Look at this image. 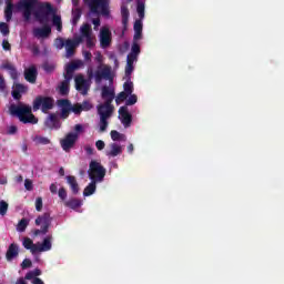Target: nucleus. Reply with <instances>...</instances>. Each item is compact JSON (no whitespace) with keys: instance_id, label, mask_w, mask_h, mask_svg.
Wrapping results in <instances>:
<instances>
[{"instance_id":"f257e3e1","label":"nucleus","mask_w":284,"mask_h":284,"mask_svg":"<svg viewBox=\"0 0 284 284\" xmlns=\"http://www.w3.org/2000/svg\"><path fill=\"white\" fill-rule=\"evenodd\" d=\"M18 9L23 13L24 21H30L32 14L39 23H48L52 16V23L58 32H62L63 23L60 14H57V8H53L49 1H19Z\"/></svg>"},{"instance_id":"f03ea898","label":"nucleus","mask_w":284,"mask_h":284,"mask_svg":"<svg viewBox=\"0 0 284 284\" xmlns=\"http://www.w3.org/2000/svg\"><path fill=\"white\" fill-rule=\"evenodd\" d=\"M101 97L104 100L103 104H98V113L100 115V132L104 133L109 126V120L114 113V106L112 104L115 98V89L104 84L101 90Z\"/></svg>"},{"instance_id":"7ed1b4c3","label":"nucleus","mask_w":284,"mask_h":284,"mask_svg":"<svg viewBox=\"0 0 284 284\" xmlns=\"http://www.w3.org/2000/svg\"><path fill=\"white\" fill-rule=\"evenodd\" d=\"M9 111L11 115H17L23 124H38L39 122V118H36L34 113H32L30 104H11Z\"/></svg>"},{"instance_id":"20e7f679","label":"nucleus","mask_w":284,"mask_h":284,"mask_svg":"<svg viewBox=\"0 0 284 284\" xmlns=\"http://www.w3.org/2000/svg\"><path fill=\"white\" fill-rule=\"evenodd\" d=\"M52 239L53 236H45L42 243H33L32 239L26 236V239H23V247L30 250L31 254H37V252H49L52 250Z\"/></svg>"},{"instance_id":"39448f33","label":"nucleus","mask_w":284,"mask_h":284,"mask_svg":"<svg viewBox=\"0 0 284 284\" xmlns=\"http://www.w3.org/2000/svg\"><path fill=\"white\" fill-rule=\"evenodd\" d=\"M54 104L55 100L51 95H37V98H34V100L32 101L33 111L41 110L42 113H48L49 111H51Z\"/></svg>"},{"instance_id":"423d86ee","label":"nucleus","mask_w":284,"mask_h":284,"mask_svg":"<svg viewBox=\"0 0 284 284\" xmlns=\"http://www.w3.org/2000/svg\"><path fill=\"white\" fill-rule=\"evenodd\" d=\"M93 74L97 83H101L103 79L113 82L112 67H110V64H104V67H98L94 73L93 69H89L88 77L93 78Z\"/></svg>"},{"instance_id":"0eeeda50","label":"nucleus","mask_w":284,"mask_h":284,"mask_svg":"<svg viewBox=\"0 0 284 284\" xmlns=\"http://www.w3.org/2000/svg\"><path fill=\"white\" fill-rule=\"evenodd\" d=\"M105 175H106V169L101 164V162H97L95 160H92L90 162V169H89L90 180H93L97 185V181H103Z\"/></svg>"},{"instance_id":"6e6552de","label":"nucleus","mask_w":284,"mask_h":284,"mask_svg":"<svg viewBox=\"0 0 284 284\" xmlns=\"http://www.w3.org/2000/svg\"><path fill=\"white\" fill-rule=\"evenodd\" d=\"M36 225H41V229L34 230V236H39V234H48L52 225V216L50 212H44L43 214H40L36 219Z\"/></svg>"},{"instance_id":"1a4fd4ad","label":"nucleus","mask_w":284,"mask_h":284,"mask_svg":"<svg viewBox=\"0 0 284 284\" xmlns=\"http://www.w3.org/2000/svg\"><path fill=\"white\" fill-rule=\"evenodd\" d=\"M82 37H78V39H67L65 41V57L67 59H71L75 54V49L80 43H82Z\"/></svg>"},{"instance_id":"9d476101","label":"nucleus","mask_w":284,"mask_h":284,"mask_svg":"<svg viewBox=\"0 0 284 284\" xmlns=\"http://www.w3.org/2000/svg\"><path fill=\"white\" fill-rule=\"evenodd\" d=\"M112 43V32L110 28L103 27L100 30V45L103 50L110 48Z\"/></svg>"},{"instance_id":"9b49d317","label":"nucleus","mask_w":284,"mask_h":284,"mask_svg":"<svg viewBox=\"0 0 284 284\" xmlns=\"http://www.w3.org/2000/svg\"><path fill=\"white\" fill-rule=\"evenodd\" d=\"M77 140H79V135L77 133H67L63 140L60 141L61 148L63 151L69 152L73 149L74 144H77Z\"/></svg>"},{"instance_id":"f8f14e48","label":"nucleus","mask_w":284,"mask_h":284,"mask_svg":"<svg viewBox=\"0 0 284 284\" xmlns=\"http://www.w3.org/2000/svg\"><path fill=\"white\" fill-rule=\"evenodd\" d=\"M119 118H120L123 126H125V129L131 126L133 118H132V113H130V111H129V104H125L124 106H120Z\"/></svg>"},{"instance_id":"ddd939ff","label":"nucleus","mask_w":284,"mask_h":284,"mask_svg":"<svg viewBox=\"0 0 284 284\" xmlns=\"http://www.w3.org/2000/svg\"><path fill=\"white\" fill-rule=\"evenodd\" d=\"M75 89L80 91L83 95H87L90 87L88 80H85L84 75L82 73H79L75 75Z\"/></svg>"},{"instance_id":"4468645a","label":"nucleus","mask_w":284,"mask_h":284,"mask_svg":"<svg viewBox=\"0 0 284 284\" xmlns=\"http://www.w3.org/2000/svg\"><path fill=\"white\" fill-rule=\"evenodd\" d=\"M39 75V69H37L36 64H30L24 69V78L28 82L34 84L37 82V78Z\"/></svg>"},{"instance_id":"2eb2a0df","label":"nucleus","mask_w":284,"mask_h":284,"mask_svg":"<svg viewBox=\"0 0 284 284\" xmlns=\"http://www.w3.org/2000/svg\"><path fill=\"white\" fill-rule=\"evenodd\" d=\"M29 87L27 84H23L22 82H16L13 84L11 94L13 95L14 100H21L22 93H27Z\"/></svg>"},{"instance_id":"dca6fc26","label":"nucleus","mask_w":284,"mask_h":284,"mask_svg":"<svg viewBox=\"0 0 284 284\" xmlns=\"http://www.w3.org/2000/svg\"><path fill=\"white\" fill-rule=\"evenodd\" d=\"M52 33V28L51 26H48V23H42V28H34L33 29V36L37 38L45 39L50 37Z\"/></svg>"},{"instance_id":"f3484780","label":"nucleus","mask_w":284,"mask_h":284,"mask_svg":"<svg viewBox=\"0 0 284 284\" xmlns=\"http://www.w3.org/2000/svg\"><path fill=\"white\" fill-rule=\"evenodd\" d=\"M59 106H61V118L65 120L70 115V111H72V104L68 99L58 100Z\"/></svg>"},{"instance_id":"a211bd4d","label":"nucleus","mask_w":284,"mask_h":284,"mask_svg":"<svg viewBox=\"0 0 284 284\" xmlns=\"http://www.w3.org/2000/svg\"><path fill=\"white\" fill-rule=\"evenodd\" d=\"M123 146L121 144L115 143V141L110 144V150L105 151V155L108 158H118V155H122Z\"/></svg>"},{"instance_id":"6ab92c4d","label":"nucleus","mask_w":284,"mask_h":284,"mask_svg":"<svg viewBox=\"0 0 284 284\" xmlns=\"http://www.w3.org/2000/svg\"><path fill=\"white\" fill-rule=\"evenodd\" d=\"M20 254V250H19V245L18 243H11V245H9L8 250H7V261L11 262L14 258H17Z\"/></svg>"},{"instance_id":"aec40b11","label":"nucleus","mask_w":284,"mask_h":284,"mask_svg":"<svg viewBox=\"0 0 284 284\" xmlns=\"http://www.w3.org/2000/svg\"><path fill=\"white\" fill-rule=\"evenodd\" d=\"M45 125L49 129H61L62 126L57 113H50L49 118L45 120Z\"/></svg>"},{"instance_id":"412c9836","label":"nucleus","mask_w":284,"mask_h":284,"mask_svg":"<svg viewBox=\"0 0 284 284\" xmlns=\"http://www.w3.org/2000/svg\"><path fill=\"white\" fill-rule=\"evenodd\" d=\"M59 93L61 95H68V93H70V81L68 78V69H65L64 80H62V82L59 85Z\"/></svg>"},{"instance_id":"4be33fe9","label":"nucleus","mask_w":284,"mask_h":284,"mask_svg":"<svg viewBox=\"0 0 284 284\" xmlns=\"http://www.w3.org/2000/svg\"><path fill=\"white\" fill-rule=\"evenodd\" d=\"M82 17V10L79 8V1H73V10H72V23L77 26Z\"/></svg>"},{"instance_id":"5701e85b","label":"nucleus","mask_w":284,"mask_h":284,"mask_svg":"<svg viewBox=\"0 0 284 284\" xmlns=\"http://www.w3.org/2000/svg\"><path fill=\"white\" fill-rule=\"evenodd\" d=\"M2 70H8L9 74L13 80H17L19 78L18 69L12 64V62H3L1 65Z\"/></svg>"},{"instance_id":"b1692460","label":"nucleus","mask_w":284,"mask_h":284,"mask_svg":"<svg viewBox=\"0 0 284 284\" xmlns=\"http://www.w3.org/2000/svg\"><path fill=\"white\" fill-rule=\"evenodd\" d=\"M121 18H122V26L124 29H126L130 20V10L126 3L121 4Z\"/></svg>"},{"instance_id":"393cba45","label":"nucleus","mask_w":284,"mask_h":284,"mask_svg":"<svg viewBox=\"0 0 284 284\" xmlns=\"http://www.w3.org/2000/svg\"><path fill=\"white\" fill-rule=\"evenodd\" d=\"M79 68H80V62H69V64H67L65 69H67V74H68L69 87H70V82L74 75V71L79 70Z\"/></svg>"},{"instance_id":"a878e982","label":"nucleus","mask_w":284,"mask_h":284,"mask_svg":"<svg viewBox=\"0 0 284 284\" xmlns=\"http://www.w3.org/2000/svg\"><path fill=\"white\" fill-rule=\"evenodd\" d=\"M64 205L67 207H71V210H78V207H81V205H83V201L82 199H77V196H73L68 201H64Z\"/></svg>"},{"instance_id":"bb28decb","label":"nucleus","mask_w":284,"mask_h":284,"mask_svg":"<svg viewBox=\"0 0 284 284\" xmlns=\"http://www.w3.org/2000/svg\"><path fill=\"white\" fill-rule=\"evenodd\" d=\"M67 181L71 187V192L73 194H79L80 192V186L78 184V180L77 178H74V175H67Z\"/></svg>"},{"instance_id":"cd10ccee","label":"nucleus","mask_w":284,"mask_h":284,"mask_svg":"<svg viewBox=\"0 0 284 284\" xmlns=\"http://www.w3.org/2000/svg\"><path fill=\"white\" fill-rule=\"evenodd\" d=\"M123 89L125 90V100L128 101V98L131 97L134 91V84L131 79L128 78V80L123 83Z\"/></svg>"},{"instance_id":"c85d7f7f","label":"nucleus","mask_w":284,"mask_h":284,"mask_svg":"<svg viewBox=\"0 0 284 284\" xmlns=\"http://www.w3.org/2000/svg\"><path fill=\"white\" fill-rule=\"evenodd\" d=\"M32 140L37 146H40L41 144L42 145L51 144L50 138H45L43 135H34Z\"/></svg>"},{"instance_id":"c756f323","label":"nucleus","mask_w":284,"mask_h":284,"mask_svg":"<svg viewBox=\"0 0 284 284\" xmlns=\"http://www.w3.org/2000/svg\"><path fill=\"white\" fill-rule=\"evenodd\" d=\"M13 2L12 1H8L7 2V8L4 10V18L7 20V22L11 21L12 17H13Z\"/></svg>"},{"instance_id":"7c9ffc66","label":"nucleus","mask_w":284,"mask_h":284,"mask_svg":"<svg viewBox=\"0 0 284 284\" xmlns=\"http://www.w3.org/2000/svg\"><path fill=\"white\" fill-rule=\"evenodd\" d=\"M42 272L39 268L32 270L31 272H28L26 274V280L27 281H34V278H39L41 276Z\"/></svg>"},{"instance_id":"2f4dec72","label":"nucleus","mask_w":284,"mask_h":284,"mask_svg":"<svg viewBox=\"0 0 284 284\" xmlns=\"http://www.w3.org/2000/svg\"><path fill=\"white\" fill-rule=\"evenodd\" d=\"M138 16L140 18V21L143 22V19L145 17V2L144 1H138Z\"/></svg>"},{"instance_id":"473e14b6","label":"nucleus","mask_w":284,"mask_h":284,"mask_svg":"<svg viewBox=\"0 0 284 284\" xmlns=\"http://www.w3.org/2000/svg\"><path fill=\"white\" fill-rule=\"evenodd\" d=\"M97 190V184L94 182V180H91V183L85 186L84 191H83V194L84 196H90L91 194H93Z\"/></svg>"},{"instance_id":"72a5a7b5","label":"nucleus","mask_w":284,"mask_h":284,"mask_svg":"<svg viewBox=\"0 0 284 284\" xmlns=\"http://www.w3.org/2000/svg\"><path fill=\"white\" fill-rule=\"evenodd\" d=\"M132 49H133V54H134V61H138V57L141 54V48H140V44L138 43V41H135V36L133 37Z\"/></svg>"},{"instance_id":"f704fd0d","label":"nucleus","mask_w":284,"mask_h":284,"mask_svg":"<svg viewBox=\"0 0 284 284\" xmlns=\"http://www.w3.org/2000/svg\"><path fill=\"white\" fill-rule=\"evenodd\" d=\"M90 10L94 14H99V12H101V1H91L90 2Z\"/></svg>"},{"instance_id":"c9c22d12","label":"nucleus","mask_w":284,"mask_h":284,"mask_svg":"<svg viewBox=\"0 0 284 284\" xmlns=\"http://www.w3.org/2000/svg\"><path fill=\"white\" fill-rule=\"evenodd\" d=\"M111 139L116 143L120 140H125V135L120 133V131L113 130L111 131Z\"/></svg>"},{"instance_id":"e433bc0d","label":"nucleus","mask_w":284,"mask_h":284,"mask_svg":"<svg viewBox=\"0 0 284 284\" xmlns=\"http://www.w3.org/2000/svg\"><path fill=\"white\" fill-rule=\"evenodd\" d=\"M8 210H9L8 201H4V199H1V201H0V214H1V216H6V214H8Z\"/></svg>"},{"instance_id":"4c0bfd02","label":"nucleus","mask_w":284,"mask_h":284,"mask_svg":"<svg viewBox=\"0 0 284 284\" xmlns=\"http://www.w3.org/2000/svg\"><path fill=\"white\" fill-rule=\"evenodd\" d=\"M29 225V219H21L18 223V231L24 232Z\"/></svg>"},{"instance_id":"58836bf2","label":"nucleus","mask_w":284,"mask_h":284,"mask_svg":"<svg viewBox=\"0 0 284 284\" xmlns=\"http://www.w3.org/2000/svg\"><path fill=\"white\" fill-rule=\"evenodd\" d=\"M100 11L102 12V14H110L109 1H100Z\"/></svg>"},{"instance_id":"ea45409f","label":"nucleus","mask_w":284,"mask_h":284,"mask_svg":"<svg viewBox=\"0 0 284 284\" xmlns=\"http://www.w3.org/2000/svg\"><path fill=\"white\" fill-rule=\"evenodd\" d=\"M133 71H132V67H131V61L129 55L126 57V64H125V77L131 79Z\"/></svg>"},{"instance_id":"a19ab883","label":"nucleus","mask_w":284,"mask_h":284,"mask_svg":"<svg viewBox=\"0 0 284 284\" xmlns=\"http://www.w3.org/2000/svg\"><path fill=\"white\" fill-rule=\"evenodd\" d=\"M0 32L1 34H3V37H7L8 34H10V28L8 26V23H0Z\"/></svg>"},{"instance_id":"79ce46f5","label":"nucleus","mask_w":284,"mask_h":284,"mask_svg":"<svg viewBox=\"0 0 284 284\" xmlns=\"http://www.w3.org/2000/svg\"><path fill=\"white\" fill-rule=\"evenodd\" d=\"M134 32H143V22L141 19H136L135 23L133 24Z\"/></svg>"},{"instance_id":"37998d69","label":"nucleus","mask_w":284,"mask_h":284,"mask_svg":"<svg viewBox=\"0 0 284 284\" xmlns=\"http://www.w3.org/2000/svg\"><path fill=\"white\" fill-rule=\"evenodd\" d=\"M89 30H90L89 23H85L81 28V34H82V37H84L87 39V44H88V38H89Z\"/></svg>"},{"instance_id":"c03bdc74","label":"nucleus","mask_w":284,"mask_h":284,"mask_svg":"<svg viewBox=\"0 0 284 284\" xmlns=\"http://www.w3.org/2000/svg\"><path fill=\"white\" fill-rule=\"evenodd\" d=\"M54 45H55V48H57L58 50H63V48L65 47V41H64V39H62V38L55 39Z\"/></svg>"},{"instance_id":"a18cd8bd","label":"nucleus","mask_w":284,"mask_h":284,"mask_svg":"<svg viewBox=\"0 0 284 284\" xmlns=\"http://www.w3.org/2000/svg\"><path fill=\"white\" fill-rule=\"evenodd\" d=\"M82 111H90L91 109H93V104L92 102H90V100H84L81 104Z\"/></svg>"},{"instance_id":"49530a36","label":"nucleus","mask_w":284,"mask_h":284,"mask_svg":"<svg viewBox=\"0 0 284 284\" xmlns=\"http://www.w3.org/2000/svg\"><path fill=\"white\" fill-rule=\"evenodd\" d=\"M136 102H138V95L135 93H133V91H132V93L128 98L125 104L132 105V104H135Z\"/></svg>"},{"instance_id":"de8ad7c7","label":"nucleus","mask_w":284,"mask_h":284,"mask_svg":"<svg viewBox=\"0 0 284 284\" xmlns=\"http://www.w3.org/2000/svg\"><path fill=\"white\" fill-rule=\"evenodd\" d=\"M36 210H38V212H41V210H43V199H42V196H37V199H36Z\"/></svg>"},{"instance_id":"09e8293b","label":"nucleus","mask_w":284,"mask_h":284,"mask_svg":"<svg viewBox=\"0 0 284 284\" xmlns=\"http://www.w3.org/2000/svg\"><path fill=\"white\" fill-rule=\"evenodd\" d=\"M71 111H73L75 115H80L82 113V104H80L79 102L77 104H73V106H71Z\"/></svg>"},{"instance_id":"8fccbe9b","label":"nucleus","mask_w":284,"mask_h":284,"mask_svg":"<svg viewBox=\"0 0 284 284\" xmlns=\"http://www.w3.org/2000/svg\"><path fill=\"white\" fill-rule=\"evenodd\" d=\"M124 100H126L125 89L120 91V93L116 95L115 102L119 104V102H124Z\"/></svg>"},{"instance_id":"3c124183","label":"nucleus","mask_w":284,"mask_h":284,"mask_svg":"<svg viewBox=\"0 0 284 284\" xmlns=\"http://www.w3.org/2000/svg\"><path fill=\"white\" fill-rule=\"evenodd\" d=\"M128 57H129L131 70L134 71V63H135V60H134V54H133V49H132V47H131V52L128 54Z\"/></svg>"},{"instance_id":"603ef678","label":"nucleus","mask_w":284,"mask_h":284,"mask_svg":"<svg viewBox=\"0 0 284 284\" xmlns=\"http://www.w3.org/2000/svg\"><path fill=\"white\" fill-rule=\"evenodd\" d=\"M58 194H59L60 199H61L62 201H64V204H65V199H67V196H68L67 189H63V186H62V189H59Z\"/></svg>"},{"instance_id":"864d4df0","label":"nucleus","mask_w":284,"mask_h":284,"mask_svg":"<svg viewBox=\"0 0 284 284\" xmlns=\"http://www.w3.org/2000/svg\"><path fill=\"white\" fill-rule=\"evenodd\" d=\"M22 270H28V267H32V261L30 258H24L21 263Z\"/></svg>"},{"instance_id":"5fc2aeb1","label":"nucleus","mask_w":284,"mask_h":284,"mask_svg":"<svg viewBox=\"0 0 284 284\" xmlns=\"http://www.w3.org/2000/svg\"><path fill=\"white\" fill-rule=\"evenodd\" d=\"M87 48H94V41L91 37V27H89V37L87 41Z\"/></svg>"},{"instance_id":"6e6d98bb","label":"nucleus","mask_w":284,"mask_h":284,"mask_svg":"<svg viewBox=\"0 0 284 284\" xmlns=\"http://www.w3.org/2000/svg\"><path fill=\"white\" fill-rule=\"evenodd\" d=\"M95 146H97L98 151H103V149H105V142H103V140H98L95 142Z\"/></svg>"},{"instance_id":"4d7b16f0","label":"nucleus","mask_w":284,"mask_h":284,"mask_svg":"<svg viewBox=\"0 0 284 284\" xmlns=\"http://www.w3.org/2000/svg\"><path fill=\"white\" fill-rule=\"evenodd\" d=\"M2 49L6 50V51H10L12 49L11 43H9L8 39H3Z\"/></svg>"},{"instance_id":"13d9d810","label":"nucleus","mask_w":284,"mask_h":284,"mask_svg":"<svg viewBox=\"0 0 284 284\" xmlns=\"http://www.w3.org/2000/svg\"><path fill=\"white\" fill-rule=\"evenodd\" d=\"M43 70L53 71V70H55V67H54V64H50V62H44Z\"/></svg>"},{"instance_id":"bf43d9fd","label":"nucleus","mask_w":284,"mask_h":284,"mask_svg":"<svg viewBox=\"0 0 284 284\" xmlns=\"http://www.w3.org/2000/svg\"><path fill=\"white\" fill-rule=\"evenodd\" d=\"M74 131L77 135H79V133H82L84 131L83 124H75Z\"/></svg>"},{"instance_id":"052dcab7","label":"nucleus","mask_w":284,"mask_h":284,"mask_svg":"<svg viewBox=\"0 0 284 284\" xmlns=\"http://www.w3.org/2000/svg\"><path fill=\"white\" fill-rule=\"evenodd\" d=\"M24 186H26L27 190H33L32 180H26L24 181Z\"/></svg>"},{"instance_id":"680f3d73","label":"nucleus","mask_w":284,"mask_h":284,"mask_svg":"<svg viewBox=\"0 0 284 284\" xmlns=\"http://www.w3.org/2000/svg\"><path fill=\"white\" fill-rule=\"evenodd\" d=\"M17 131H18V126L11 125V126H9L8 133H9V135H14V133H17Z\"/></svg>"},{"instance_id":"e2e57ef3","label":"nucleus","mask_w":284,"mask_h":284,"mask_svg":"<svg viewBox=\"0 0 284 284\" xmlns=\"http://www.w3.org/2000/svg\"><path fill=\"white\" fill-rule=\"evenodd\" d=\"M84 151L87 152L88 155H93L94 149L90 145L84 146Z\"/></svg>"},{"instance_id":"0e129e2a","label":"nucleus","mask_w":284,"mask_h":284,"mask_svg":"<svg viewBox=\"0 0 284 284\" xmlns=\"http://www.w3.org/2000/svg\"><path fill=\"white\" fill-rule=\"evenodd\" d=\"M0 89L1 90L6 89V81H4L3 75H0Z\"/></svg>"},{"instance_id":"69168bd1","label":"nucleus","mask_w":284,"mask_h":284,"mask_svg":"<svg viewBox=\"0 0 284 284\" xmlns=\"http://www.w3.org/2000/svg\"><path fill=\"white\" fill-rule=\"evenodd\" d=\"M50 191L52 192V194H57V192H58V186H57V184H51V185H50Z\"/></svg>"},{"instance_id":"338daca9","label":"nucleus","mask_w":284,"mask_h":284,"mask_svg":"<svg viewBox=\"0 0 284 284\" xmlns=\"http://www.w3.org/2000/svg\"><path fill=\"white\" fill-rule=\"evenodd\" d=\"M32 284H45L43 283L42 278H34V281H32Z\"/></svg>"},{"instance_id":"774afa93","label":"nucleus","mask_w":284,"mask_h":284,"mask_svg":"<svg viewBox=\"0 0 284 284\" xmlns=\"http://www.w3.org/2000/svg\"><path fill=\"white\" fill-rule=\"evenodd\" d=\"M16 284H28V283H27V281L24 278H18Z\"/></svg>"}]
</instances>
